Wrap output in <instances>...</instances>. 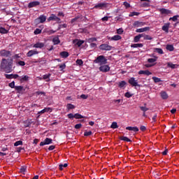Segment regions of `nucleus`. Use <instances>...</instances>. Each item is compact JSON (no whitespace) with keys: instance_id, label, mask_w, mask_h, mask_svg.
Here are the masks:
<instances>
[{"instance_id":"nucleus-50","label":"nucleus","mask_w":179,"mask_h":179,"mask_svg":"<svg viewBox=\"0 0 179 179\" xmlns=\"http://www.w3.org/2000/svg\"><path fill=\"white\" fill-rule=\"evenodd\" d=\"M141 111H143V113H145V111H148L149 110V108L145 107V106H141L140 107Z\"/></svg>"},{"instance_id":"nucleus-38","label":"nucleus","mask_w":179,"mask_h":179,"mask_svg":"<svg viewBox=\"0 0 179 179\" xmlns=\"http://www.w3.org/2000/svg\"><path fill=\"white\" fill-rule=\"evenodd\" d=\"M126 85H127V82H125L124 80L121 81V82L119 83V87L122 88V87H125Z\"/></svg>"},{"instance_id":"nucleus-12","label":"nucleus","mask_w":179,"mask_h":179,"mask_svg":"<svg viewBox=\"0 0 179 179\" xmlns=\"http://www.w3.org/2000/svg\"><path fill=\"white\" fill-rule=\"evenodd\" d=\"M45 44L44 43L42 42H37L36 43L33 45V48H43V47H45Z\"/></svg>"},{"instance_id":"nucleus-23","label":"nucleus","mask_w":179,"mask_h":179,"mask_svg":"<svg viewBox=\"0 0 179 179\" xmlns=\"http://www.w3.org/2000/svg\"><path fill=\"white\" fill-rule=\"evenodd\" d=\"M160 94H161V97H162V99H163V100H167V99H169V95L167 94L166 92L162 91Z\"/></svg>"},{"instance_id":"nucleus-35","label":"nucleus","mask_w":179,"mask_h":179,"mask_svg":"<svg viewBox=\"0 0 179 179\" xmlns=\"http://www.w3.org/2000/svg\"><path fill=\"white\" fill-rule=\"evenodd\" d=\"M166 50H168V51H174V46L173 45H167Z\"/></svg>"},{"instance_id":"nucleus-44","label":"nucleus","mask_w":179,"mask_h":179,"mask_svg":"<svg viewBox=\"0 0 179 179\" xmlns=\"http://www.w3.org/2000/svg\"><path fill=\"white\" fill-rule=\"evenodd\" d=\"M178 15H175L173 17H170L169 20H173V22H177V19H178Z\"/></svg>"},{"instance_id":"nucleus-49","label":"nucleus","mask_w":179,"mask_h":179,"mask_svg":"<svg viewBox=\"0 0 179 179\" xmlns=\"http://www.w3.org/2000/svg\"><path fill=\"white\" fill-rule=\"evenodd\" d=\"M144 40H152V37L149 35H145L143 34Z\"/></svg>"},{"instance_id":"nucleus-47","label":"nucleus","mask_w":179,"mask_h":179,"mask_svg":"<svg viewBox=\"0 0 179 179\" xmlns=\"http://www.w3.org/2000/svg\"><path fill=\"white\" fill-rule=\"evenodd\" d=\"M59 170H64V167H68V164H60L59 166Z\"/></svg>"},{"instance_id":"nucleus-6","label":"nucleus","mask_w":179,"mask_h":179,"mask_svg":"<svg viewBox=\"0 0 179 179\" xmlns=\"http://www.w3.org/2000/svg\"><path fill=\"white\" fill-rule=\"evenodd\" d=\"M51 20H54L55 22H57V23H59L61 22V19L57 15L52 14L50 17L48 18V22H51Z\"/></svg>"},{"instance_id":"nucleus-55","label":"nucleus","mask_w":179,"mask_h":179,"mask_svg":"<svg viewBox=\"0 0 179 179\" xmlns=\"http://www.w3.org/2000/svg\"><path fill=\"white\" fill-rule=\"evenodd\" d=\"M59 68H60L61 71H63V69H65V68H66V65L65 64H60Z\"/></svg>"},{"instance_id":"nucleus-48","label":"nucleus","mask_w":179,"mask_h":179,"mask_svg":"<svg viewBox=\"0 0 179 179\" xmlns=\"http://www.w3.org/2000/svg\"><path fill=\"white\" fill-rule=\"evenodd\" d=\"M6 79H13V74H5Z\"/></svg>"},{"instance_id":"nucleus-60","label":"nucleus","mask_w":179,"mask_h":179,"mask_svg":"<svg viewBox=\"0 0 179 179\" xmlns=\"http://www.w3.org/2000/svg\"><path fill=\"white\" fill-rule=\"evenodd\" d=\"M44 110H45V113H48V112L51 113V111H52V109H51L50 108H45Z\"/></svg>"},{"instance_id":"nucleus-11","label":"nucleus","mask_w":179,"mask_h":179,"mask_svg":"<svg viewBox=\"0 0 179 179\" xmlns=\"http://www.w3.org/2000/svg\"><path fill=\"white\" fill-rule=\"evenodd\" d=\"M101 72H108L110 71V66L108 65H103L99 67Z\"/></svg>"},{"instance_id":"nucleus-20","label":"nucleus","mask_w":179,"mask_h":179,"mask_svg":"<svg viewBox=\"0 0 179 179\" xmlns=\"http://www.w3.org/2000/svg\"><path fill=\"white\" fill-rule=\"evenodd\" d=\"M150 28H149V27H146L144 28H140V29H137L136 30V33H143L145 31H148V30H150Z\"/></svg>"},{"instance_id":"nucleus-58","label":"nucleus","mask_w":179,"mask_h":179,"mask_svg":"<svg viewBox=\"0 0 179 179\" xmlns=\"http://www.w3.org/2000/svg\"><path fill=\"white\" fill-rule=\"evenodd\" d=\"M34 34H40V33H41V29H36L35 31H34Z\"/></svg>"},{"instance_id":"nucleus-42","label":"nucleus","mask_w":179,"mask_h":179,"mask_svg":"<svg viewBox=\"0 0 179 179\" xmlns=\"http://www.w3.org/2000/svg\"><path fill=\"white\" fill-rule=\"evenodd\" d=\"M152 80H154L155 83H159V82H162V80L157 77H152Z\"/></svg>"},{"instance_id":"nucleus-37","label":"nucleus","mask_w":179,"mask_h":179,"mask_svg":"<svg viewBox=\"0 0 179 179\" xmlns=\"http://www.w3.org/2000/svg\"><path fill=\"white\" fill-rule=\"evenodd\" d=\"M140 13L138 12H131L130 13V14L129 15V16L130 17H132L133 16H139Z\"/></svg>"},{"instance_id":"nucleus-21","label":"nucleus","mask_w":179,"mask_h":179,"mask_svg":"<svg viewBox=\"0 0 179 179\" xmlns=\"http://www.w3.org/2000/svg\"><path fill=\"white\" fill-rule=\"evenodd\" d=\"M84 43L85 41H80L79 39H76L73 41V44H75V45H78V47H80V45H82V44H83Z\"/></svg>"},{"instance_id":"nucleus-16","label":"nucleus","mask_w":179,"mask_h":179,"mask_svg":"<svg viewBox=\"0 0 179 179\" xmlns=\"http://www.w3.org/2000/svg\"><path fill=\"white\" fill-rule=\"evenodd\" d=\"M133 26L134 27H142V26H145V22H139V21H135L133 24Z\"/></svg>"},{"instance_id":"nucleus-1","label":"nucleus","mask_w":179,"mask_h":179,"mask_svg":"<svg viewBox=\"0 0 179 179\" xmlns=\"http://www.w3.org/2000/svg\"><path fill=\"white\" fill-rule=\"evenodd\" d=\"M13 66V59L8 57V59H2L1 63V68L6 73L12 72V68Z\"/></svg>"},{"instance_id":"nucleus-25","label":"nucleus","mask_w":179,"mask_h":179,"mask_svg":"<svg viewBox=\"0 0 179 179\" xmlns=\"http://www.w3.org/2000/svg\"><path fill=\"white\" fill-rule=\"evenodd\" d=\"M52 43L55 45H58V44H59V43H61V41H59V38L58 36H56V37L53 38Z\"/></svg>"},{"instance_id":"nucleus-17","label":"nucleus","mask_w":179,"mask_h":179,"mask_svg":"<svg viewBox=\"0 0 179 179\" xmlns=\"http://www.w3.org/2000/svg\"><path fill=\"white\" fill-rule=\"evenodd\" d=\"M108 40H110L111 41H118V40H121V36L115 35L112 37H110Z\"/></svg>"},{"instance_id":"nucleus-64","label":"nucleus","mask_w":179,"mask_h":179,"mask_svg":"<svg viewBox=\"0 0 179 179\" xmlns=\"http://www.w3.org/2000/svg\"><path fill=\"white\" fill-rule=\"evenodd\" d=\"M97 47V45L96 43H91L90 44V48H96Z\"/></svg>"},{"instance_id":"nucleus-41","label":"nucleus","mask_w":179,"mask_h":179,"mask_svg":"<svg viewBox=\"0 0 179 179\" xmlns=\"http://www.w3.org/2000/svg\"><path fill=\"white\" fill-rule=\"evenodd\" d=\"M110 127L113 128V129H116V128H118V124H117L116 122H113Z\"/></svg>"},{"instance_id":"nucleus-18","label":"nucleus","mask_w":179,"mask_h":179,"mask_svg":"<svg viewBox=\"0 0 179 179\" xmlns=\"http://www.w3.org/2000/svg\"><path fill=\"white\" fill-rule=\"evenodd\" d=\"M138 75H146L147 76H149L150 75H152V72L149 71V70L145 71H138Z\"/></svg>"},{"instance_id":"nucleus-34","label":"nucleus","mask_w":179,"mask_h":179,"mask_svg":"<svg viewBox=\"0 0 179 179\" xmlns=\"http://www.w3.org/2000/svg\"><path fill=\"white\" fill-rule=\"evenodd\" d=\"M120 141H124V142H131V139L128 138L127 136L120 137Z\"/></svg>"},{"instance_id":"nucleus-2","label":"nucleus","mask_w":179,"mask_h":179,"mask_svg":"<svg viewBox=\"0 0 179 179\" xmlns=\"http://www.w3.org/2000/svg\"><path fill=\"white\" fill-rule=\"evenodd\" d=\"M94 64H100L101 65H106L107 64V59L106 57L103 55L98 56L95 60H94Z\"/></svg>"},{"instance_id":"nucleus-30","label":"nucleus","mask_w":179,"mask_h":179,"mask_svg":"<svg viewBox=\"0 0 179 179\" xmlns=\"http://www.w3.org/2000/svg\"><path fill=\"white\" fill-rule=\"evenodd\" d=\"M167 66H169V68H171L172 69H176V68H177V64H174L172 62H169L167 64Z\"/></svg>"},{"instance_id":"nucleus-39","label":"nucleus","mask_w":179,"mask_h":179,"mask_svg":"<svg viewBox=\"0 0 179 179\" xmlns=\"http://www.w3.org/2000/svg\"><path fill=\"white\" fill-rule=\"evenodd\" d=\"M154 51L158 54H164L163 50L162 48H155Z\"/></svg>"},{"instance_id":"nucleus-43","label":"nucleus","mask_w":179,"mask_h":179,"mask_svg":"<svg viewBox=\"0 0 179 179\" xmlns=\"http://www.w3.org/2000/svg\"><path fill=\"white\" fill-rule=\"evenodd\" d=\"M23 145V141H16L15 143H14V146H20Z\"/></svg>"},{"instance_id":"nucleus-27","label":"nucleus","mask_w":179,"mask_h":179,"mask_svg":"<svg viewBox=\"0 0 179 179\" xmlns=\"http://www.w3.org/2000/svg\"><path fill=\"white\" fill-rule=\"evenodd\" d=\"M143 37V34H138L134 37V43H138V41Z\"/></svg>"},{"instance_id":"nucleus-62","label":"nucleus","mask_w":179,"mask_h":179,"mask_svg":"<svg viewBox=\"0 0 179 179\" xmlns=\"http://www.w3.org/2000/svg\"><path fill=\"white\" fill-rule=\"evenodd\" d=\"M123 5L125 6V8H130L131 5L127 1L124 2Z\"/></svg>"},{"instance_id":"nucleus-56","label":"nucleus","mask_w":179,"mask_h":179,"mask_svg":"<svg viewBox=\"0 0 179 179\" xmlns=\"http://www.w3.org/2000/svg\"><path fill=\"white\" fill-rule=\"evenodd\" d=\"M124 96L125 97H127V99H129V97H132V94L129 92H126Z\"/></svg>"},{"instance_id":"nucleus-33","label":"nucleus","mask_w":179,"mask_h":179,"mask_svg":"<svg viewBox=\"0 0 179 179\" xmlns=\"http://www.w3.org/2000/svg\"><path fill=\"white\" fill-rule=\"evenodd\" d=\"M8 29L3 28V27H0V33L1 34H8Z\"/></svg>"},{"instance_id":"nucleus-10","label":"nucleus","mask_w":179,"mask_h":179,"mask_svg":"<svg viewBox=\"0 0 179 179\" xmlns=\"http://www.w3.org/2000/svg\"><path fill=\"white\" fill-rule=\"evenodd\" d=\"M52 143V139L46 138L44 141L41 142L40 146H44L45 145H50Z\"/></svg>"},{"instance_id":"nucleus-9","label":"nucleus","mask_w":179,"mask_h":179,"mask_svg":"<svg viewBox=\"0 0 179 179\" xmlns=\"http://www.w3.org/2000/svg\"><path fill=\"white\" fill-rule=\"evenodd\" d=\"M38 51L36 49L31 50L27 53V57H33V55H37Z\"/></svg>"},{"instance_id":"nucleus-29","label":"nucleus","mask_w":179,"mask_h":179,"mask_svg":"<svg viewBox=\"0 0 179 179\" xmlns=\"http://www.w3.org/2000/svg\"><path fill=\"white\" fill-rule=\"evenodd\" d=\"M60 55L62 56V58H68V57H69V53L66 51H64L60 52Z\"/></svg>"},{"instance_id":"nucleus-13","label":"nucleus","mask_w":179,"mask_h":179,"mask_svg":"<svg viewBox=\"0 0 179 179\" xmlns=\"http://www.w3.org/2000/svg\"><path fill=\"white\" fill-rule=\"evenodd\" d=\"M40 5V1H32L28 4V8H36Z\"/></svg>"},{"instance_id":"nucleus-32","label":"nucleus","mask_w":179,"mask_h":179,"mask_svg":"<svg viewBox=\"0 0 179 179\" xmlns=\"http://www.w3.org/2000/svg\"><path fill=\"white\" fill-rule=\"evenodd\" d=\"M50 76H51V74L50 73L43 75V79H44V80H46V82H50Z\"/></svg>"},{"instance_id":"nucleus-7","label":"nucleus","mask_w":179,"mask_h":179,"mask_svg":"<svg viewBox=\"0 0 179 179\" xmlns=\"http://www.w3.org/2000/svg\"><path fill=\"white\" fill-rule=\"evenodd\" d=\"M129 83L134 87H136V86H139V84H138V80H135V78L134 77L129 78Z\"/></svg>"},{"instance_id":"nucleus-5","label":"nucleus","mask_w":179,"mask_h":179,"mask_svg":"<svg viewBox=\"0 0 179 179\" xmlns=\"http://www.w3.org/2000/svg\"><path fill=\"white\" fill-rule=\"evenodd\" d=\"M45 20H47V17H45V15H41L39 17L35 20V23H36L37 24H38L39 23H44Z\"/></svg>"},{"instance_id":"nucleus-26","label":"nucleus","mask_w":179,"mask_h":179,"mask_svg":"<svg viewBox=\"0 0 179 179\" xmlns=\"http://www.w3.org/2000/svg\"><path fill=\"white\" fill-rule=\"evenodd\" d=\"M170 27V23L164 24L162 27V30L166 33H169V28Z\"/></svg>"},{"instance_id":"nucleus-54","label":"nucleus","mask_w":179,"mask_h":179,"mask_svg":"<svg viewBox=\"0 0 179 179\" xmlns=\"http://www.w3.org/2000/svg\"><path fill=\"white\" fill-rule=\"evenodd\" d=\"M8 86L11 87V89H13L15 87V81H13L12 83L8 84Z\"/></svg>"},{"instance_id":"nucleus-3","label":"nucleus","mask_w":179,"mask_h":179,"mask_svg":"<svg viewBox=\"0 0 179 179\" xmlns=\"http://www.w3.org/2000/svg\"><path fill=\"white\" fill-rule=\"evenodd\" d=\"M112 49L113 46L106 43L101 44L99 46V50H101L102 51H111Z\"/></svg>"},{"instance_id":"nucleus-52","label":"nucleus","mask_w":179,"mask_h":179,"mask_svg":"<svg viewBox=\"0 0 179 179\" xmlns=\"http://www.w3.org/2000/svg\"><path fill=\"white\" fill-rule=\"evenodd\" d=\"M67 117L70 120H72V118H75V115H73V113H69V114L67 115Z\"/></svg>"},{"instance_id":"nucleus-8","label":"nucleus","mask_w":179,"mask_h":179,"mask_svg":"<svg viewBox=\"0 0 179 179\" xmlns=\"http://www.w3.org/2000/svg\"><path fill=\"white\" fill-rule=\"evenodd\" d=\"M10 55H12V54H10V52L8 50H1L0 51V57H5L6 58H8V57H10Z\"/></svg>"},{"instance_id":"nucleus-22","label":"nucleus","mask_w":179,"mask_h":179,"mask_svg":"<svg viewBox=\"0 0 179 179\" xmlns=\"http://www.w3.org/2000/svg\"><path fill=\"white\" fill-rule=\"evenodd\" d=\"M159 10L162 15H170V13H171V10L166 8H162Z\"/></svg>"},{"instance_id":"nucleus-59","label":"nucleus","mask_w":179,"mask_h":179,"mask_svg":"<svg viewBox=\"0 0 179 179\" xmlns=\"http://www.w3.org/2000/svg\"><path fill=\"white\" fill-rule=\"evenodd\" d=\"M18 64H19L20 66H24V65H26V63H24V61H20V62H18Z\"/></svg>"},{"instance_id":"nucleus-40","label":"nucleus","mask_w":179,"mask_h":179,"mask_svg":"<svg viewBox=\"0 0 179 179\" xmlns=\"http://www.w3.org/2000/svg\"><path fill=\"white\" fill-rule=\"evenodd\" d=\"M66 108L69 110H73V108H75V106L72 105L71 103H68Z\"/></svg>"},{"instance_id":"nucleus-51","label":"nucleus","mask_w":179,"mask_h":179,"mask_svg":"<svg viewBox=\"0 0 179 179\" xmlns=\"http://www.w3.org/2000/svg\"><path fill=\"white\" fill-rule=\"evenodd\" d=\"M117 34H122V33H124V29H122V28H120L117 30Z\"/></svg>"},{"instance_id":"nucleus-36","label":"nucleus","mask_w":179,"mask_h":179,"mask_svg":"<svg viewBox=\"0 0 179 179\" xmlns=\"http://www.w3.org/2000/svg\"><path fill=\"white\" fill-rule=\"evenodd\" d=\"M15 90H17V92H18V93H20V92H22V90H23V86H15Z\"/></svg>"},{"instance_id":"nucleus-61","label":"nucleus","mask_w":179,"mask_h":179,"mask_svg":"<svg viewBox=\"0 0 179 179\" xmlns=\"http://www.w3.org/2000/svg\"><path fill=\"white\" fill-rule=\"evenodd\" d=\"M101 20H102V22H108V17L105 16V17L101 18Z\"/></svg>"},{"instance_id":"nucleus-57","label":"nucleus","mask_w":179,"mask_h":179,"mask_svg":"<svg viewBox=\"0 0 179 179\" xmlns=\"http://www.w3.org/2000/svg\"><path fill=\"white\" fill-rule=\"evenodd\" d=\"M76 129H80L82 128V124H77L75 125Z\"/></svg>"},{"instance_id":"nucleus-28","label":"nucleus","mask_w":179,"mask_h":179,"mask_svg":"<svg viewBox=\"0 0 179 179\" xmlns=\"http://www.w3.org/2000/svg\"><path fill=\"white\" fill-rule=\"evenodd\" d=\"M142 47H143V43H135L131 45L132 48H142Z\"/></svg>"},{"instance_id":"nucleus-15","label":"nucleus","mask_w":179,"mask_h":179,"mask_svg":"<svg viewBox=\"0 0 179 179\" xmlns=\"http://www.w3.org/2000/svg\"><path fill=\"white\" fill-rule=\"evenodd\" d=\"M157 58L158 57L157 56H152V58L148 59V62L149 64L156 65V64H155V62H156V61H157Z\"/></svg>"},{"instance_id":"nucleus-63","label":"nucleus","mask_w":179,"mask_h":179,"mask_svg":"<svg viewBox=\"0 0 179 179\" xmlns=\"http://www.w3.org/2000/svg\"><path fill=\"white\" fill-rule=\"evenodd\" d=\"M80 98L83 99L84 100H86V99H87V95H86V94H81Z\"/></svg>"},{"instance_id":"nucleus-53","label":"nucleus","mask_w":179,"mask_h":179,"mask_svg":"<svg viewBox=\"0 0 179 179\" xmlns=\"http://www.w3.org/2000/svg\"><path fill=\"white\" fill-rule=\"evenodd\" d=\"M85 136H90V135H92V131H85L84 133Z\"/></svg>"},{"instance_id":"nucleus-31","label":"nucleus","mask_w":179,"mask_h":179,"mask_svg":"<svg viewBox=\"0 0 179 179\" xmlns=\"http://www.w3.org/2000/svg\"><path fill=\"white\" fill-rule=\"evenodd\" d=\"M74 118L76 120H82V118H85V117L79 113L74 114Z\"/></svg>"},{"instance_id":"nucleus-45","label":"nucleus","mask_w":179,"mask_h":179,"mask_svg":"<svg viewBox=\"0 0 179 179\" xmlns=\"http://www.w3.org/2000/svg\"><path fill=\"white\" fill-rule=\"evenodd\" d=\"M76 62L77 65H79L80 66H81V65H83V61L82 59H77Z\"/></svg>"},{"instance_id":"nucleus-4","label":"nucleus","mask_w":179,"mask_h":179,"mask_svg":"<svg viewBox=\"0 0 179 179\" xmlns=\"http://www.w3.org/2000/svg\"><path fill=\"white\" fill-rule=\"evenodd\" d=\"M94 9H104L108 8V3H99L94 6Z\"/></svg>"},{"instance_id":"nucleus-19","label":"nucleus","mask_w":179,"mask_h":179,"mask_svg":"<svg viewBox=\"0 0 179 179\" xmlns=\"http://www.w3.org/2000/svg\"><path fill=\"white\" fill-rule=\"evenodd\" d=\"M17 79L20 80V82H21V83H23V82H27V80H29V76L19 77Z\"/></svg>"},{"instance_id":"nucleus-14","label":"nucleus","mask_w":179,"mask_h":179,"mask_svg":"<svg viewBox=\"0 0 179 179\" xmlns=\"http://www.w3.org/2000/svg\"><path fill=\"white\" fill-rule=\"evenodd\" d=\"M149 2H150V1L149 0H141V8H146L147 6H148Z\"/></svg>"},{"instance_id":"nucleus-46","label":"nucleus","mask_w":179,"mask_h":179,"mask_svg":"<svg viewBox=\"0 0 179 179\" xmlns=\"http://www.w3.org/2000/svg\"><path fill=\"white\" fill-rule=\"evenodd\" d=\"M88 43H93L94 41H97V39L96 38H91L87 40Z\"/></svg>"},{"instance_id":"nucleus-24","label":"nucleus","mask_w":179,"mask_h":179,"mask_svg":"<svg viewBox=\"0 0 179 179\" xmlns=\"http://www.w3.org/2000/svg\"><path fill=\"white\" fill-rule=\"evenodd\" d=\"M126 129L127 131H133L134 132H138L139 131V129L136 127H126Z\"/></svg>"}]
</instances>
